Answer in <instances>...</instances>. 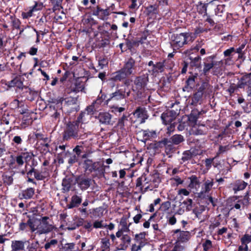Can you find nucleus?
Here are the masks:
<instances>
[{
  "label": "nucleus",
  "mask_w": 251,
  "mask_h": 251,
  "mask_svg": "<svg viewBox=\"0 0 251 251\" xmlns=\"http://www.w3.org/2000/svg\"><path fill=\"white\" fill-rule=\"evenodd\" d=\"M185 141V139L183 135L176 134L169 138H163L158 142V144L160 147H165V152L170 157L177 151L178 148L183 144Z\"/></svg>",
  "instance_id": "f257e3e1"
},
{
  "label": "nucleus",
  "mask_w": 251,
  "mask_h": 251,
  "mask_svg": "<svg viewBox=\"0 0 251 251\" xmlns=\"http://www.w3.org/2000/svg\"><path fill=\"white\" fill-rule=\"evenodd\" d=\"M90 1L93 5L86 8L89 11L88 14L93 15L97 19L102 21H106L109 19L110 15L112 13L113 7L115 6L113 3L109 6L105 5L104 6L102 4H96V0H90Z\"/></svg>",
  "instance_id": "f03ea898"
},
{
  "label": "nucleus",
  "mask_w": 251,
  "mask_h": 251,
  "mask_svg": "<svg viewBox=\"0 0 251 251\" xmlns=\"http://www.w3.org/2000/svg\"><path fill=\"white\" fill-rule=\"evenodd\" d=\"M108 166H104L100 161H95L92 159L86 158L82 162V168L86 174H90L94 173L95 176H102L104 175L105 168Z\"/></svg>",
  "instance_id": "7ed1b4c3"
},
{
  "label": "nucleus",
  "mask_w": 251,
  "mask_h": 251,
  "mask_svg": "<svg viewBox=\"0 0 251 251\" xmlns=\"http://www.w3.org/2000/svg\"><path fill=\"white\" fill-rule=\"evenodd\" d=\"M33 219L37 220L35 222V231L36 230V233L38 235L49 233L55 228L48 216L41 217L39 219L33 217Z\"/></svg>",
  "instance_id": "20e7f679"
},
{
  "label": "nucleus",
  "mask_w": 251,
  "mask_h": 251,
  "mask_svg": "<svg viewBox=\"0 0 251 251\" xmlns=\"http://www.w3.org/2000/svg\"><path fill=\"white\" fill-rule=\"evenodd\" d=\"M190 38L188 32L174 33L171 37V47L174 51L177 50L189 42L191 43Z\"/></svg>",
  "instance_id": "39448f33"
},
{
  "label": "nucleus",
  "mask_w": 251,
  "mask_h": 251,
  "mask_svg": "<svg viewBox=\"0 0 251 251\" xmlns=\"http://www.w3.org/2000/svg\"><path fill=\"white\" fill-rule=\"evenodd\" d=\"M130 90L126 88L117 89L115 92L109 95V97L104 101V104H117L123 100L130 96Z\"/></svg>",
  "instance_id": "423d86ee"
},
{
  "label": "nucleus",
  "mask_w": 251,
  "mask_h": 251,
  "mask_svg": "<svg viewBox=\"0 0 251 251\" xmlns=\"http://www.w3.org/2000/svg\"><path fill=\"white\" fill-rule=\"evenodd\" d=\"M79 126L73 121H68L66 123L65 128L62 133V139L64 141H68L75 138H77L79 131Z\"/></svg>",
  "instance_id": "0eeeda50"
},
{
  "label": "nucleus",
  "mask_w": 251,
  "mask_h": 251,
  "mask_svg": "<svg viewBox=\"0 0 251 251\" xmlns=\"http://www.w3.org/2000/svg\"><path fill=\"white\" fill-rule=\"evenodd\" d=\"M25 78L20 75L15 76L11 80L5 81L4 84L7 86L6 90H10L14 88L15 92L19 94L25 86L24 84Z\"/></svg>",
  "instance_id": "6e6552de"
},
{
  "label": "nucleus",
  "mask_w": 251,
  "mask_h": 251,
  "mask_svg": "<svg viewBox=\"0 0 251 251\" xmlns=\"http://www.w3.org/2000/svg\"><path fill=\"white\" fill-rule=\"evenodd\" d=\"M78 96L74 97L70 96L65 99L59 98L56 100V104L60 103L62 104V102L64 101L65 104L70 109V112H77L80 109L79 105L78 104Z\"/></svg>",
  "instance_id": "1a4fd4ad"
},
{
  "label": "nucleus",
  "mask_w": 251,
  "mask_h": 251,
  "mask_svg": "<svg viewBox=\"0 0 251 251\" xmlns=\"http://www.w3.org/2000/svg\"><path fill=\"white\" fill-rule=\"evenodd\" d=\"M111 36L105 35H102L98 33L96 35L95 42L94 43V47L96 49H102L109 48L110 47Z\"/></svg>",
  "instance_id": "9d476101"
},
{
  "label": "nucleus",
  "mask_w": 251,
  "mask_h": 251,
  "mask_svg": "<svg viewBox=\"0 0 251 251\" xmlns=\"http://www.w3.org/2000/svg\"><path fill=\"white\" fill-rule=\"evenodd\" d=\"M174 67V63L172 61L163 60L156 62L155 65H153V68H152V71L154 74H158L159 73H163L165 69H166L171 71V72L169 73V75H170V77H171Z\"/></svg>",
  "instance_id": "9b49d317"
},
{
  "label": "nucleus",
  "mask_w": 251,
  "mask_h": 251,
  "mask_svg": "<svg viewBox=\"0 0 251 251\" xmlns=\"http://www.w3.org/2000/svg\"><path fill=\"white\" fill-rule=\"evenodd\" d=\"M216 55L213 54L203 58L201 65L203 66L202 74L204 75H207L210 70L215 66L217 65V62L215 60Z\"/></svg>",
  "instance_id": "f8f14e48"
},
{
  "label": "nucleus",
  "mask_w": 251,
  "mask_h": 251,
  "mask_svg": "<svg viewBox=\"0 0 251 251\" xmlns=\"http://www.w3.org/2000/svg\"><path fill=\"white\" fill-rule=\"evenodd\" d=\"M117 237L119 239L117 242H115L117 250H126L131 244V237L127 234H120V236Z\"/></svg>",
  "instance_id": "ddd939ff"
},
{
  "label": "nucleus",
  "mask_w": 251,
  "mask_h": 251,
  "mask_svg": "<svg viewBox=\"0 0 251 251\" xmlns=\"http://www.w3.org/2000/svg\"><path fill=\"white\" fill-rule=\"evenodd\" d=\"M184 54L188 56V58L190 60L188 62L190 66V69H198L201 70L202 68L201 58L199 55H197L195 57H193L191 55L193 54L192 50H187L184 52Z\"/></svg>",
  "instance_id": "4468645a"
},
{
  "label": "nucleus",
  "mask_w": 251,
  "mask_h": 251,
  "mask_svg": "<svg viewBox=\"0 0 251 251\" xmlns=\"http://www.w3.org/2000/svg\"><path fill=\"white\" fill-rule=\"evenodd\" d=\"M99 33L102 35H105L111 36L113 31L116 32L118 29V26L115 24L111 25L109 22L103 23L102 25L98 27Z\"/></svg>",
  "instance_id": "2eb2a0df"
},
{
  "label": "nucleus",
  "mask_w": 251,
  "mask_h": 251,
  "mask_svg": "<svg viewBox=\"0 0 251 251\" xmlns=\"http://www.w3.org/2000/svg\"><path fill=\"white\" fill-rule=\"evenodd\" d=\"M19 95L20 97L25 98V100L29 101H32L37 98L38 92L37 91L31 89L28 86L25 85L20 92Z\"/></svg>",
  "instance_id": "dca6fc26"
},
{
  "label": "nucleus",
  "mask_w": 251,
  "mask_h": 251,
  "mask_svg": "<svg viewBox=\"0 0 251 251\" xmlns=\"http://www.w3.org/2000/svg\"><path fill=\"white\" fill-rule=\"evenodd\" d=\"M34 156L33 153L31 152H22L15 156L14 159L18 166L21 167L24 165L25 162L26 163V166H27V165L28 164V162L32 159Z\"/></svg>",
  "instance_id": "f3484780"
},
{
  "label": "nucleus",
  "mask_w": 251,
  "mask_h": 251,
  "mask_svg": "<svg viewBox=\"0 0 251 251\" xmlns=\"http://www.w3.org/2000/svg\"><path fill=\"white\" fill-rule=\"evenodd\" d=\"M180 109L176 108V110H171L164 112L161 116L162 123L165 125L171 124L176 119V116L179 114Z\"/></svg>",
  "instance_id": "a211bd4d"
},
{
  "label": "nucleus",
  "mask_w": 251,
  "mask_h": 251,
  "mask_svg": "<svg viewBox=\"0 0 251 251\" xmlns=\"http://www.w3.org/2000/svg\"><path fill=\"white\" fill-rule=\"evenodd\" d=\"M84 82L79 78L76 79L75 83L71 84L70 87L65 89V93L71 94L72 93L77 94L79 92H82L84 90Z\"/></svg>",
  "instance_id": "6ab92c4d"
},
{
  "label": "nucleus",
  "mask_w": 251,
  "mask_h": 251,
  "mask_svg": "<svg viewBox=\"0 0 251 251\" xmlns=\"http://www.w3.org/2000/svg\"><path fill=\"white\" fill-rule=\"evenodd\" d=\"M10 105L13 109H17L21 114H29L27 105L22 100L14 99L10 102Z\"/></svg>",
  "instance_id": "aec40b11"
},
{
  "label": "nucleus",
  "mask_w": 251,
  "mask_h": 251,
  "mask_svg": "<svg viewBox=\"0 0 251 251\" xmlns=\"http://www.w3.org/2000/svg\"><path fill=\"white\" fill-rule=\"evenodd\" d=\"M26 171V176H34V177L37 180H43L45 179L48 175H46L45 172H43L34 168H29L27 169V166L25 167Z\"/></svg>",
  "instance_id": "412c9836"
},
{
  "label": "nucleus",
  "mask_w": 251,
  "mask_h": 251,
  "mask_svg": "<svg viewBox=\"0 0 251 251\" xmlns=\"http://www.w3.org/2000/svg\"><path fill=\"white\" fill-rule=\"evenodd\" d=\"M75 182L82 191H85L90 186L91 179L82 175H79L75 177Z\"/></svg>",
  "instance_id": "4be33fe9"
},
{
  "label": "nucleus",
  "mask_w": 251,
  "mask_h": 251,
  "mask_svg": "<svg viewBox=\"0 0 251 251\" xmlns=\"http://www.w3.org/2000/svg\"><path fill=\"white\" fill-rule=\"evenodd\" d=\"M136 66L135 65V60L130 57L127 60L125 61L123 67L122 68L123 70L129 76L134 74L135 71Z\"/></svg>",
  "instance_id": "5701e85b"
},
{
  "label": "nucleus",
  "mask_w": 251,
  "mask_h": 251,
  "mask_svg": "<svg viewBox=\"0 0 251 251\" xmlns=\"http://www.w3.org/2000/svg\"><path fill=\"white\" fill-rule=\"evenodd\" d=\"M58 245V241L56 239H45V243H42L39 246L41 249H44L45 251H51Z\"/></svg>",
  "instance_id": "b1692460"
},
{
  "label": "nucleus",
  "mask_w": 251,
  "mask_h": 251,
  "mask_svg": "<svg viewBox=\"0 0 251 251\" xmlns=\"http://www.w3.org/2000/svg\"><path fill=\"white\" fill-rule=\"evenodd\" d=\"M150 184L145 187L144 192H147L148 190H152L154 188H157L161 182V179L158 173L153 174L150 180Z\"/></svg>",
  "instance_id": "393cba45"
},
{
  "label": "nucleus",
  "mask_w": 251,
  "mask_h": 251,
  "mask_svg": "<svg viewBox=\"0 0 251 251\" xmlns=\"http://www.w3.org/2000/svg\"><path fill=\"white\" fill-rule=\"evenodd\" d=\"M214 185L213 179L205 180L202 187V190L198 194V197L204 199V194L208 193Z\"/></svg>",
  "instance_id": "a878e982"
},
{
  "label": "nucleus",
  "mask_w": 251,
  "mask_h": 251,
  "mask_svg": "<svg viewBox=\"0 0 251 251\" xmlns=\"http://www.w3.org/2000/svg\"><path fill=\"white\" fill-rule=\"evenodd\" d=\"M101 124L105 125H112L111 121L112 115L108 112H100L96 117Z\"/></svg>",
  "instance_id": "bb28decb"
},
{
  "label": "nucleus",
  "mask_w": 251,
  "mask_h": 251,
  "mask_svg": "<svg viewBox=\"0 0 251 251\" xmlns=\"http://www.w3.org/2000/svg\"><path fill=\"white\" fill-rule=\"evenodd\" d=\"M174 234L177 235V242L179 243H184L189 240L190 238V233L187 231H181L180 229H177L173 231Z\"/></svg>",
  "instance_id": "cd10ccee"
},
{
  "label": "nucleus",
  "mask_w": 251,
  "mask_h": 251,
  "mask_svg": "<svg viewBox=\"0 0 251 251\" xmlns=\"http://www.w3.org/2000/svg\"><path fill=\"white\" fill-rule=\"evenodd\" d=\"M82 202V197L81 195H74L72 196L71 201L66 205V208L73 209L78 207Z\"/></svg>",
  "instance_id": "c85d7f7f"
},
{
  "label": "nucleus",
  "mask_w": 251,
  "mask_h": 251,
  "mask_svg": "<svg viewBox=\"0 0 251 251\" xmlns=\"http://www.w3.org/2000/svg\"><path fill=\"white\" fill-rule=\"evenodd\" d=\"M87 14L86 13L85 15L82 16L81 22L85 27L91 28L93 25H97L98 24V22L92 17L93 15L90 14H89V15L86 17Z\"/></svg>",
  "instance_id": "c756f323"
},
{
  "label": "nucleus",
  "mask_w": 251,
  "mask_h": 251,
  "mask_svg": "<svg viewBox=\"0 0 251 251\" xmlns=\"http://www.w3.org/2000/svg\"><path fill=\"white\" fill-rule=\"evenodd\" d=\"M28 243L26 240H13L11 242L12 251H25V246Z\"/></svg>",
  "instance_id": "7c9ffc66"
},
{
  "label": "nucleus",
  "mask_w": 251,
  "mask_h": 251,
  "mask_svg": "<svg viewBox=\"0 0 251 251\" xmlns=\"http://www.w3.org/2000/svg\"><path fill=\"white\" fill-rule=\"evenodd\" d=\"M35 194V189L32 187H29L26 189L23 190L19 194L18 197L20 200L25 199L29 200L32 198Z\"/></svg>",
  "instance_id": "2f4dec72"
},
{
  "label": "nucleus",
  "mask_w": 251,
  "mask_h": 251,
  "mask_svg": "<svg viewBox=\"0 0 251 251\" xmlns=\"http://www.w3.org/2000/svg\"><path fill=\"white\" fill-rule=\"evenodd\" d=\"M128 76H129L121 68L118 71L113 73L112 75V77L110 79L115 82H121L123 81L126 78H127Z\"/></svg>",
  "instance_id": "473e14b6"
},
{
  "label": "nucleus",
  "mask_w": 251,
  "mask_h": 251,
  "mask_svg": "<svg viewBox=\"0 0 251 251\" xmlns=\"http://www.w3.org/2000/svg\"><path fill=\"white\" fill-rule=\"evenodd\" d=\"M73 182V177L69 176H66L64 177L62 181V193H65L69 192L71 190Z\"/></svg>",
  "instance_id": "72a5a7b5"
},
{
  "label": "nucleus",
  "mask_w": 251,
  "mask_h": 251,
  "mask_svg": "<svg viewBox=\"0 0 251 251\" xmlns=\"http://www.w3.org/2000/svg\"><path fill=\"white\" fill-rule=\"evenodd\" d=\"M148 80V77L145 75L136 77L134 80V84L136 86V89L140 90L144 88L147 84Z\"/></svg>",
  "instance_id": "f704fd0d"
},
{
  "label": "nucleus",
  "mask_w": 251,
  "mask_h": 251,
  "mask_svg": "<svg viewBox=\"0 0 251 251\" xmlns=\"http://www.w3.org/2000/svg\"><path fill=\"white\" fill-rule=\"evenodd\" d=\"M149 181L148 180L146 175H142L137 178L136 180V188H138L141 192L145 193L144 191L145 188L144 187L148 184Z\"/></svg>",
  "instance_id": "c9c22d12"
},
{
  "label": "nucleus",
  "mask_w": 251,
  "mask_h": 251,
  "mask_svg": "<svg viewBox=\"0 0 251 251\" xmlns=\"http://www.w3.org/2000/svg\"><path fill=\"white\" fill-rule=\"evenodd\" d=\"M211 5H212V1L208 3H203L201 1H199L197 5L198 13L204 17L205 16L208 14L207 12V8Z\"/></svg>",
  "instance_id": "e433bc0d"
},
{
  "label": "nucleus",
  "mask_w": 251,
  "mask_h": 251,
  "mask_svg": "<svg viewBox=\"0 0 251 251\" xmlns=\"http://www.w3.org/2000/svg\"><path fill=\"white\" fill-rule=\"evenodd\" d=\"M36 220H34L33 218H29L26 223L21 222L19 224V230L24 231L28 226L31 232H35V222H36Z\"/></svg>",
  "instance_id": "4c0bfd02"
},
{
  "label": "nucleus",
  "mask_w": 251,
  "mask_h": 251,
  "mask_svg": "<svg viewBox=\"0 0 251 251\" xmlns=\"http://www.w3.org/2000/svg\"><path fill=\"white\" fill-rule=\"evenodd\" d=\"M190 75L187 78L185 81V85L184 88L188 89L191 88L192 89L194 86L195 83V80L197 78L198 76V73L193 74L191 72H189Z\"/></svg>",
  "instance_id": "58836bf2"
},
{
  "label": "nucleus",
  "mask_w": 251,
  "mask_h": 251,
  "mask_svg": "<svg viewBox=\"0 0 251 251\" xmlns=\"http://www.w3.org/2000/svg\"><path fill=\"white\" fill-rule=\"evenodd\" d=\"M130 224H131L130 223L127 225L126 219L122 218L120 223L121 228L116 233V237H119L120 236V234H124V232L129 231L130 230L129 229V227Z\"/></svg>",
  "instance_id": "ea45409f"
},
{
  "label": "nucleus",
  "mask_w": 251,
  "mask_h": 251,
  "mask_svg": "<svg viewBox=\"0 0 251 251\" xmlns=\"http://www.w3.org/2000/svg\"><path fill=\"white\" fill-rule=\"evenodd\" d=\"M250 85H251V78L247 75H245L239 80L237 87L242 89L244 88L245 86H250Z\"/></svg>",
  "instance_id": "a19ab883"
},
{
  "label": "nucleus",
  "mask_w": 251,
  "mask_h": 251,
  "mask_svg": "<svg viewBox=\"0 0 251 251\" xmlns=\"http://www.w3.org/2000/svg\"><path fill=\"white\" fill-rule=\"evenodd\" d=\"M248 183L241 179L237 180L232 184V190L236 194L238 191L243 190L246 188Z\"/></svg>",
  "instance_id": "79ce46f5"
},
{
  "label": "nucleus",
  "mask_w": 251,
  "mask_h": 251,
  "mask_svg": "<svg viewBox=\"0 0 251 251\" xmlns=\"http://www.w3.org/2000/svg\"><path fill=\"white\" fill-rule=\"evenodd\" d=\"M133 114L135 116L141 118L144 121L148 118L147 111L145 107H137L134 111Z\"/></svg>",
  "instance_id": "37998d69"
},
{
  "label": "nucleus",
  "mask_w": 251,
  "mask_h": 251,
  "mask_svg": "<svg viewBox=\"0 0 251 251\" xmlns=\"http://www.w3.org/2000/svg\"><path fill=\"white\" fill-rule=\"evenodd\" d=\"M206 31V29L200 26H198L194 29L193 32H188L190 37V40H191V43L193 42L200 34Z\"/></svg>",
  "instance_id": "c03bdc74"
},
{
  "label": "nucleus",
  "mask_w": 251,
  "mask_h": 251,
  "mask_svg": "<svg viewBox=\"0 0 251 251\" xmlns=\"http://www.w3.org/2000/svg\"><path fill=\"white\" fill-rule=\"evenodd\" d=\"M32 122V118L30 115H24L21 120V123L17 129H22L28 126Z\"/></svg>",
  "instance_id": "a18cd8bd"
},
{
  "label": "nucleus",
  "mask_w": 251,
  "mask_h": 251,
  "mask_svg": "<svg viewBox=\"0 0 251 251\" xmlns=\"http://www.w3.org/2000/svg\"><path fill=\"white\" fill-rule=\"evenodd\" d=\"M96 58L98 62L97 67L99 68V70H101L108 67L109 60L105 55L96 56Z\"/></svg>",
  "instance_id": "49530a36"
},
{
  "label": "nucleus",
  "mask_w": 251,
  "mask_h": 251,
  "mask_svg": "<svg viewBox=\"0 0 251 251\" xmlns=\"http://www.w3.org/2000/svg\"><path fill=\"white\" fill-rule=\"evenodd\" d=\"M203 95L202 93H200L196 91L192 96L191 104L194 106L198 104H201L202 101Z\"/></svg>",
  "instance_id": "de8ad7c7"
},
{
  "label": "nucleus",
  "mask_w": 251,
  "mask_h": 251,
  "mask_svg": "<svg viewBox=\"0 0 251 251\" xmlns=\"http://www.w3.org/2000/svg\"><path fill=\"white\" fill-rule=\"evenodd\" d=\"M197 153L195 150H190L184 151L182 153L181 160L183 162H186L196 156Z\"/></svg>",
  "instance_id": "09e8293b"
},
{
  "label": "nucleus",
  "mask_w": 251,
  "mask_h": 251,
  "mask_svg": "<svg viewBox=\"0 0 251 251\" xmlns=\"http://www.w3.org/2000/svg\"><path fill=\"white\" fill-rule=\"evenodd\" d=\"M104 210V209L102 206H100L98 207L90 209V213L92 214L91 217L100 218L102 217L103 215Z\"/></svg>",
  "instance_id": "8fccbe9b"
},
{
  "label": "nucleus",
  "mask_w": 251,
  "mask_h": 251,
  "mask_svg": "<svg viewBox=\"0 0 251 251\" xmlns=\"http://www.w3.org/2000/svg\"><path fill=\"white\" fill-rule=\"evenodd\" d=\"M147 235V233L146 232H141L139 234H135L134 240L136 243H143L146 245L147 243V240L146 238Z\"/></svg>",
  "instance_id": "3c124183"
},
{
  "label": "nucleus",
  "mask_w": 251,
  "mask_h": 251,
  "mask_svg": "<svg viewBox=\"0 0 251 251\" xmlns=\"http://www.w3.org/2000/svg\"><path fill=\"white\" fill-rule=\"evenodd\" d=\"M190 182L188 186L191 189H196L200 186V182L198 177L196 175H192L189 177Z\"/></svg>",
  "instance_id": "603ef678"
},
{
  "label": "nucleus",
  "mask_w": 251,
  "mask_h": 251,
  "mask_svg": "<svg viewBox=\"0 0 251 251\" xmlns=\"http://www.w3.org/2000/svg\"><path fill=\"white\" fill-rule=\"evenodd\" d=\"M143 136L146 140H149L156 138L157 135L156 131L147 129L143 131Z\"/></svg>",
  "instance_id": "864d4df0"
},
{
  "label": "nucleus",
  "mask_w": 251,
  "mask_h": 251,
  "mask_svg": "<svg viewBox=\"0 0 251 251\" xmlns=\"http://www.w3.org/2000/svg\"><path fill=\"white\" fill-rule=\"evenodd\" d=\"M86 117H88V114H86L85 111H81V112L77 117L76 119L74 121L79 126H80L82 124L86 123Z\"/></svg>",
  "instance_id": "5fc2aeb1"
},
{
  "label": "nucleus",
  "mask_w": 251,
  "mask_h": 251,
  "mask_svg": "<svg viewBox=\"0 0 251 251\" xmlns=\"http://www.w3.org/2000/svg\"><path fill=\"white\" fill-rule=\"evenodd\" d=\"M214 11L216 16L222 17L224 14L226 13V5L223 4L217 5Z\"/></svg>",
  "instance_id": "6e6d98bb"
},
{
  "label": "nucleus",
  "mask_w": 251,
  "mask_h": 251,
  "mask_svg": "<svg viewBox=\"0 0 251 251\" xmlns=\"http://www.w3.org/2000/svg\"><path fill=\"white\" fill-rule=\"evenodd\" d=\"M107 96L104 93H102V91L100 92V94L98 96L97 99L93 102V104H96L97 106L100 105L103 102H104L107 99Z\"/></svg>",
  "instance_id": "4d7b16f0"
},
{
  "label": "nucleus",
  "mask_w": 251,
  "mask_h": 251,
  "mask_svg": "<svg viewBox=\"0 0 251 251\" xmlns=\"http://www.w3.org/2000/svg\"><path fill=\"white\" fill-rule=\"evenodd\" d=\"M63 0H50V2L52 6V10L55 12L56 10H60L63 8L62 2Z\"/></svg>",
  "instance_id": "13d9d810"
},
{
  "label": "nucleus",
  "mask_w": 251,
  "mask_h": 251,
  "mask_svg": "<svg viewBox=\"0 0 251 251\" xmlns=\"http://www.w3.org/2000/svg\"><path fill=\"white\" fill-rule=\"evenodd\" d=\"M101 251H110V243L109 239L104 238H102L101 241Z\"/></svg>",
  "instance_id": "bf43d9fd"
},
{
  "label": "nucleus",
  "mask_w": 251,
  "mask_h": 251,
  "mask_svg": "<svg viewBox=\"0 0 251 251\" xmlns=\"http://www.w3.org/2000/svg\"><path fill=\"white\" fill-rule=\"evenodd\" d=\"M207 132L208 128L204 125L199 126L195 131L196 135H205Z\"/></svg>",
  "instance_id": "052dcab7"
},
{
  "label": "nucleus",
  "mask_w": 251,
  "mask_h": 251,
  "mask_svg": "<svg viewBox=\"0 0 251 251\" xmlns=\"http://www.w3.org/2000/svg\"><path fill=\"white\" fill-rule=\"evenodd\" d=\"M210 85L208 82L203 81L200 87L197 89V92L200 93H202L203 95L205 92V90L209 88Z\"/></svg>",
  "instance_id": "680f3d73"
},
{
  "label": "nucleus",
  "mask_w": 251,
  "mask_h": 251,
  "mask_svg": "<svg viewBox=\"0 0 251 251\" xmlns=\"http://www.w3.org/2000/svg\"><path fill=\"white\" fill-rule=\"evenodd\" d=\"M131 4L129 6V8L131 9H137L139 6L143 4L145 0H130Z\"/></svg>",
  "instance_id": "e2e57ef3"
},
{
  "label": "nucleus",
  "mask_w": 251,
  "mask_h": 251,
  "mask_svg": "<svg viewBox=\"0 0 251 251\" xmlns=\"http://www.w3.org/2000/svg\"><path fill=\"white\" fill-rule=\"evenodd\" d=\"M206 201V202L207 204H209V203H211L213 207H215L217 206V203L218 202V199L216 198H213L210 195H207V196H205V195L204 194V198Z\"/></svg>",
  "instance_id": "0e129e2a"
},
{
  "label": "nucleus",
  "mask_w": 251,
  "mask_h": 251,
  "mask_svg": "<svg viewBox=\"0 0 251 251\" xmlns=\"http://www.w3.org/2000/svg\"><path fill=\"white\" fill-rule=\"evenodd\" d=\"M78 211L79 212L80 215L84 218H87L90 213L89 209L88 210L87 207L80 206L77 208Z\"/></svg>",
  "instance_id": "69168bd1"
},
{
  "label": "nucleus",
  "mask_w": 251,
  "mask_h": 251,
  "mask_svg": "<svg viewBox=\"0 0 251 251\" xmlns=\"http://www.w3.org/2000/svg\"><path fill=\"white\" fill-rule=\"evenodd\" d=\"M216 158V157H215L213 158H208L205 159L204 161L205 166L208 170L210 169L211 168L212 164L214 167H217V164H214V163L213 162L214 159Z\"/></svg>",
  "instance_id": "338daca9"
},
{
  "label": "nucleus",
  "mask_w": 251,
  "mask_h": 251,
  "mask_svg": "<svg viewBox=\"0 0 251 251\" xmlns=\"http://www.w3.org/2000/svg\"><path fill=\"white\" fill-rule=\"evenodd\" d=\"M182 204H183L185 206L186 210L187 211H190L192 209L193 200L191 199H187L186 200L183 201Z\"/></svg>",
  "instance_id": "774afa93"
}]
</instances>
